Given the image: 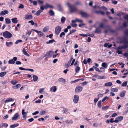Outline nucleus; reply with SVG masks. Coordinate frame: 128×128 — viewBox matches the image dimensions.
I'll use <instances>...</instances> for the list:
<instances>
[{"instance_id":"f257e3e1","label":"nucleus","mask_w":128,"mask_h":128,"mask_svg":"<svg viewBox=\"0 0 128 128\" xmlns=\"http://www.w3.org/2000/svg\"><path fill=\"white\" fill-rule=\"evenodd\" d=\"M67 5L69 8V10L71 13L76 12L77 10V8L74 6L71 5L69 2H67L66 4Z\"/></svg>"},{"instance_id":"f03ea898","label":"nucleus","mask_w":128,"mask_h":128,"mask_svg":"<svg viewBox=\"0 0 128 128\" xmlns=\"http://www.w3.org/2000/svg\"><path fill=\"white\" fill-rule=\"evenodd\" d=\"M3 36L6 38H9L12 36V34L8 31H6L3 33Z\"/></svg>"},{"instance_id":"7ed1b4c3","label":"nucleus","mask_w":128,"mask_h":128,"mask_svg":"<svg viewBox=\"0 0 128 128\" xmlns=\"http://www.w3.org/2000/svg\"><path fill=\"white\" fill-rule=\"evenodd\" d=\"M61 27L60 26H56L55 28V34L56 35H58L62 30Z\"/></svg>"},{"instance_id":"20e7f679","label":"nucleus","mask_w":128,"mask_h":128,"mask_svg":"<svg viewBox=\"0 0 128 128\" xmlns=\"http://www.w3.org/2000/svg\"><path fill=\"white\" fill-rule=\"evenodd\" d=\"M82 89L83 88L81 86H78L74 90V92L75 93L79 92L82 91Z\"/></svg>"},{"instance_id":"39448f33","label":"nucleus","mask_w":128,"mask_h":128,"mask_svg":"<svg viewBox=\"0 0 128 128\" xmlns=\"http://www.w3.org/2000/svg\"><path fill=\"white\" fill-rule=\"evenodd\" d=\"M80 14L81 16L83 18H88V15L86 12L81 11Z\"/></svg>"},{"instance_id":"423d86ee","label":"nucleus","mask_w":128,"mask_h":128,"mask_svg":"<svg viewBox=\"0 0 128 128\" xmlns=\"http://www.w3.org/2000/svg\"><path fill=\"white\" fill-rule=\"evenodd\" d=\"M54 54L53 51H50L47 52L46 54L44 56V57L47 56V58H50L52 56V55Z\"/></svg>"},{"instance_id":"0eeeda50","label":"nucleus","mask_w":128,"mask_h":128,"mask_svg":"<svg viewBox=\"0 0 128 128\" xmlns=\"http://www.w3.org/2000/svg\"><path fill=\"white\" fill-rule=\"evenodd\" d=\"M79 100V97L78 95H75L73 100L74 103L75 104H76L78 102Z\"/></svg>"},{"instance_id":"6e6552de","label":"nucleus","mask_w":128,"mask_h":128,"mask_svg":"<svg viewBox=\"0 0 128 128\" xmlns=\"http://www.w3.org/2000/svg\"><path fill=\"white\" fill-rule=\"evenodd\" d=\"M123 119V117L122 116H120L117 117L115 120H117L116 123H118L119 121H120L122 120Z\"/></svg>"},{"instance_id":"1a4fd4ad","label":"nucleus","mask_w":128,"mask_h":128,"mask_svg":"<svg viewBox=\"0 0 128 128\" xmlns=\"http://www.w3.org/2000/svg\"><path fill=\"white\" fill-rule=\"evenodd\" d=\"M19 114L18 113H16L14 114V116L12 118V120H16L18 118Z\"/></svg>"},{"instance_id":"9d476101","label":"nucleus","mask_w":128,"mask_h":128,"mask_svg":"<svg viewBox=\"0 0 128 128\" xmlns=\"http://www.w3.org/2000/svg\"><path fill=\"white\" fill-rule=\"evenodd\" d=\"M22 115L23 118H26L27 117V113L24 112V110L22 109Z\"/></svg>"},{"instance_id":"9b49d317","label":"nucleus","mask_w":128,"mask_h":128,"mask_svg":"<svg viewBox=\"0 0 128 128\" xmlns=\"http://www.w3.org/2000/svg\"><path fill=\"white\" fill-rule=\"evenodd\" d=\"M19 69L20 70H29L31 72H33L34 71V70L33 69H30V68H28V69H25L24 68H22V67H20L19 68Z\"/></svg>"},{"instance_id":"f8f14e48","label":"nucleus","mask_w":128,"mask_h":128,"mask_svg":"<svg viewBox=\"0 0 128 128\" xmlns=\"http://www.w3.org/2000/svg\"><path fill=\"white\" fill-rule=\"evenodd\" d=\"M32 18L33 16L31 15H26L25 16V18L26 20H30Z\"/></svg>"},{"instance_id":"ddd939ff","label":"nucleus","mask_w":128,"mask_h":128,"mask_svg":"<svg viewBox=\"0 0 128 128\" xmlns=\"http://www.w3.org/2000/svg\"><path fill=\"white\" fill-rule=\"evenodd\" d=\"M45 8L47 9L48 8H54L53 6L50 5L47 3L46 4V6H44Z\"/></svg>"},{"instance_id":"4468645a","label":"nucleus","mask_w":128,"mask_h":128,"mask_svg":"<svg viewBox=\"0 0 128 128\" xmlns=\"http://www.w3.org/2000/svg\"><path fill=\"white\" fill-rule=\"evenodd\" d=\"M101 30L100 28H96V30H95L94 32L95 33L99 34L101 32Z\"/></svg>"},{"instance_id":"2eb2a0df","label":"nucleus","mask_w":128,"mask_h":128,"mask_svg":"<svg viewBox=\"0 0 128 128\" xmlns=\"http://www.w3.org/2000/svg\"><path fill=\"white\" fill-rule=\"evenodd\" d=\"M8 10H4L2 11L0 14V16L5 15L8 13Z\"/></svg>"},{"instance_id":"dca6fc26","label":"nucleus","mask_w":128,"mask_h":128,"mask_svg":"<svg viewBox=\"0 0 128 128\" xmlns=\"http://www.w3.org/2000/svg\"><path fill=\"white\" fill-rule=\"evenodd\" d=\"M49 13L50 16H54V12L52 10H50L49 12Z\"/></svg>"},{"instance_id":"f3484780","label":"nucleus","mask_w":128,"mask_h":128,"mask_svg":"<svg viewBox=\"0 0 128 128\" xmlns=\"http://www.w3.org/2000/svg\"><path fill=\"white\" fill-rule=\"evenodd\" d=\"M14 100V99L13 98H8L7 100H6L4 101V103H6L8 102H13Z\"/></svg>"},{"instance_id":"a211bd4d","label":"nucleus","mask_w":128,"mask_h":128,"mask_svg":"<svg viewBox=\"0 0 128 128\" xmlns=\"http://www.w3.org/2000/svg\"><path fill=\"white\" fill-rule=\"evenodd\" d=\"M57 90L56 87V86H54L50 88V90L54 92H55Z\"/></svg>"},{"instance_id":"6ab92c4d","label":"nucleus","mask_w":128,"mask_h":128,"mask_svg":"<svg viewBox=\"0 0 128 128\" xmlns=\"http://www.w3.org/2000/svg\"><path fill=\"white\" fill-rule=\"evenodd\" d=\"M17 18H15L12 19V22L14 23H16L18 22V20H17Z\"/></svg>"},{"instance_id":"aec40b11","label":"nucleus","mask_w":128,"mask_h":128,"mask_svg":"<svg viewBox=\"0 0 128 128\" xmlns=\"http://www.w3.org/2000/svg\"><path fill=\"white\" fill-rule=\"evenodd\" d=\"M112 84L111 82H108L105 84L104 85L106 86H110L112 85Z\"/></svg>"},{"instance_id":"412c9836","label":"nucleus","mask_w":128,"mask_h":128,"mask_svg":"<svg viewBox=\"0 0 128 128\" xmlns=\"http://www.w3.org/2000/svg\"><path fill=\"white\" fill-rule=\"evenodd\" d=\"M13 44V42H6V45L8 47H10Z\"/></svg>"},{"instance_id":"4be33fe9","label":"nucleus","mask_w":128,"mask_h":128,"mask_svg":"<svg viewBox=\"0 0 128 128\" xmlns=\"http://www.w3.org/2000/svg\"><path fill=\"white\" fill-rule=\"evenodd\" d=\"M102 66L104 68H106L108 66V64L106 63L103 62L102 64Z\"/></svg>"},{"instance_id":"5701e85b","label":"nucleus","mask_w":128,"mask_h":128,"mask_svg":"<svg viewBox=\"0 0 128 128\" xmlns=\"http://www.w3.org/2000/svg\"><path fill=\"white\" fill-rule=\"evenodd\" d=\"M43 11L40 10H38L36 13V15L37 16H39L40 14V13L42 12Z\"/></svg>"},{"instance_id":"b1692460","label":"nucleus","mask_w":128,"mask_h":128,"mask_svg":"<svg viewBox=\"0 0 128 128\" xmlns=\"http://www.w3.org/2000/svg\"><path fill=\"white\" fill-rule=\"evenodd\" d=\"M5 20L6 24H9L11 22L10 20L8 18H5Z\"/></svg>"},{"instance_id":"393cba45","label":"nucleus","mask_w":128,"mask_h":128,"mask_svg":"<svg viewBox=\"0 0 128 128\" xmlns=\"http://www.w3.org/2000/svg\"><path fill=\"white\" fill-rule=\"evenodd\" d=\"M57 7L58 8V10L60 11H62V10L63 9L61 5L59 4L57 5Z\"/></svg>"},{"instance_id":"a878e982","label":"nucleus","mask_w":128,"mask_h":128,"mask_svg":"<svg viewBox=\"0 0 128 128\" xmlns=\"http://www.w3.org/2000/svg\"><path fill=\"white\" fill-rule=\"evenodd\" d=\"M22 51L23 52L24 54L25 55L27 56H29V55L27 53L26 51L25 50V48H24L23 49Z\"/></svg>"},{"instance_id":"bb28decb","label":"nucleus","mask_w":128,"mask_h":128,"mask_svg":"<svg viewBox=\"0 0 128 128\" xmlns=\"http://www.w3.org/2000/svg\"><path fill=\"white\" fill-rule=\"evenodd\" d=\"M33 80L34 82H36L38 80V78L37 76L34 75L33 76Z\"/></svg>"},{"instance_id":"cd10ccee","label":"nucleus","mask_w":128,"mask_h":128,"mask_svg":"<svg viewBox=\"0 0 128 128\" xmlns=\"http://www.w3.org/2000/svg\"><path fill=\"white\" fill-rule=\"evenodd\" d=\"M109 31L111 32L112 33H114L116 35H117L118 34L116 30H113L111 29H110L109 30Z\"/></svg>"},{"instance_id":"c85d7f7f","label":"nucleus","mask_w":128,"mask_h":128,"mask_svg":"<svg viewBox=\"0 0 128 128\" xmlns=\"http://www.w3.org/2000/svg\"><path fill=\"white\" fill-rule=\"evenodd\" d=\"M125 91H123L120 93V96L121 97H124L125 95Z\"/></svg>"},{"instance_id":"c756f323","label":"nucleus","mask_w":128,"mask_h":128,"mask_svg":"<svg viewBox=\"0 0 128 128\" xmlns=\"http://www.w3.org/2000/svg\"><path fill=\"white\" fill-rule=\"evenodd\" d=\"M58 81L60 82L64 83L66 82V80L62 78H60L58 79Z\"/></svg>"},{"instance_id":"7c9ffc66","label":"nucleus","mask_w":128,"mask_h":128,"mask_svg":"<svg viewBox=\"0 0 128 128\" xmlns=\"http://www.w3.org/2000/svg\"><path fill=\"white\" fill-rule=\"evenodd\" d=\"M54 42H55V40L54 39L51 40H50L48 41L47 42H46V44H50Z\"/></svg>"},{"instance_id":"2f4dec72","label":"nucleus","mask_w":128,"mask_h":128,"mask_svg":"<svg viewBox=\"0 0 128 128\" xmlns=\"http://www.w3.org/2000/svg\"><path fill=\"white\" fill-rule=\"evenodd\" d=\"M66 20L65 17L64 16L62 17L61 19V20L62 23H64Z\"/></svg>"},{"instance_id":"473e14b6","label":"nucleus","mask_w":128,"mask_h":128,"mask_svg":"<svg viewBox=\"0 0 128 128\" xmlns=\"http://www.w3.org/2000/svg\"><path fill=\"white\" fill-rule=\"evenodd\" d=\"M6 72H4L0 73V76L2 77L4 76L6 74Z\"/></svg>"},{"instance_id":"72a5a7b5","label":"nucleus","mask_w":128,"mask_h":128,"mask_svg":"<svg viewBox=\"0 0 128 128\" xmlns=\"http://www.w3.org/2000/svg\"><path fill=\"white\" fill-rule=\"evenodd\" d=\"M18 82V81L16 80H14V81L13 80H12L11 81L10 83L13 85H15L16 83Z\"/></svg>"},{"instance_id":"f704fd0d","label":"nucleus","mask_w":128,"mask_h":128,"mask_svg":"<svg viewBox=\"0 0 128 128\" xmlns=\"http://www.w3.org/2000/svg\"><path fill=\"white\" fill-rule=\"evenodd\" d=\"M19 126V124H14L12 125H11L10 126V128H14L17 126Z\"/></svg>"},{"instance_id":"c9c22d12","label":"nucleus","mask_w":128,"mask_h":128,"mask_svg":"<svg viewBox=\"0 0 128 128\" xmlns=\"http://www.w3.org/2000/svg\"><path fill=\"white\" fill-rule=\"evenodd\" d=\"M124 45L122 46L124 49H125L128 48V44L125 43H123Z\"/></svg>"},{"instance_id":"e433bc0d","label":"nucleus","mask_w":128,"mask_h":128,"mask_svg":"<svg viewBox=\"0 0 128 128\" xmlns=\"http://www.w3.org/2000/svg\"><path fill=\"white\" fill-rule=\"evenodd\" d=\"M8 62L9 64H14L15 63V62L13 59H11L8 61Z\"/></svg>"},{"instance_id":"4c0bfd02","label":"nucleus","mask_w":128,"mask_h":128,"mask_svg":"<svg viewBox=\"0 0 128 128\" xmlns=\"http://www.w3.org/2000/svg\"><path fill=\"white\" fill-rule=\"evenodd\" d=\"M127 40V38L126 37L124 36L123 37V39L122 41V43H124Z\"/></svg>"},{"instance_id":"58836bf2","label":"nucleus","mask_w":128,"mask_h":128,"mask_svg":"<svg viewBox=\"0 0 128 128\" xmlns=\"http://www.w3.org/2000/svg\"><path fill=\"white\" fill-rule=\"evenodd\" d=\"M49 29L47 27H45L43 29V32H46Z\"/></svg>"},{"instance_id":"ea45409f","label":"nucleus","mask_w":128,"mask_h":128,"mask_svg":"<svg viewBox=\"0 0 128 128\" xmlns=\"http://www.w3.org/2000/svg\"><path fill=\"white\" fill-rule=\"evenodd\" d=\"M80 70V68L78 66H76L75 68V71L76 73L78 72Z\"/></svg>"},{"instance_id":"a19ab883","label":"nucleus","mask_w":128,"mask_h":128,"mask_svg":"<svg viewBox=\"0 0 128 128\" xmlns=\"http://www.w3.org/2000/svg\"><path fill=\"white\" fill-rule=\"evenodd\" d=\"M92 68H94V69L96 71L98 72H102L100 70L99 68L95 66H92Z\"/></svg>"},{"instance_id":"79ce46f5","label":"nucleus","mask_w":128,"mask_h":128,"mask_svg":"<svg viewBox=\"0 0 128 128\" xmlns=\"http://www.w3.org/2000/svg\"><path fill=\"white\" fill-rule=\"evenodd\" d=\"M108 97L107 96H105L102 99V102H103L106 100H108Z\"/></svg>"},{"instance_id":"37998d69","label":"nucleus","mask_w":128,"mask_h":128,"mask_svg":"<svg viewBox=\"0 0 128 128\" xmlns=\"http://www.w3.org/2000/svg\"><path fill=\"white\" fill-rule=\"evenodd\" d=\"M101 100H100L98 101V107L100 108H101Z\"/></svg>"},{"instance_id":"c03bdc74","label":"nucleus","mask_w":128,"mask_h":128,"mask_svg":"<svg viewBox=\"0 0 128 128\" xmlns=\"http://www.w3.org/2000/svg\"><path fill=\"white\" fill-rule=\"evenodd\" d=\"M2 127H4L5 128L7 127L8 126V124L6 123H2Z\"/></svg>"},{"instance_id":"a18cd8bd","label":"nucleus","mask_w":128,"mask_h":128,"mask_svg":"<svg viewBox=\"0 0 128 128\" xmlns=\"http://www.w3.org/2000/svg\"><path fill=\"white\" fill-rule=\"evenodd\" d=\"M127 81H125L122 84V86L125 87L127 85Z\"/></svg>"},{"instance_id":"49530a36","label":"nucleus","mask_w":128,"mask_h":128,"mask_svg":"<svg viewBox=\"0 0 128 128\" xmlns=\"http://www.w3.org/2000/svg\"><path fill=\"white\" fill-rule=\"evenodd\" d=\"M76 30L75 29H73L70 31V32L68 34V35H70L71 34L75 32L76 31Z\"/></svg>"},{"instance_id":"de8ad7c7","label":"nucleus","mask_w":128,"mask_h":128,"mask_svg":"<svg viewBox=\"0 0 128 128\" xmlns=\"http://www.w3.org/2000/svg\"><path fill=\"white\" fill-rule=\"evenodd\" d=\"M111 90L114 92H117L118 91V89L116 88L111 89Z\"/></svg>"},{"instance_id":"09e8293b","label":"nucleus","mask_w":128,"mask_h":128,"mask_svg":"<svg viewBox=\"0 0 128 128\" xmlns=\"http://www.w3.org/2000/svg\"><path fill=\"white\" fill-rule=\"evenodd\" d=\"M38 34L40 37L43 36L44 35V34L42 32L39 31Z\"/></svg>"},{"instance_id":"8fccbe9b","label":"nucleus","mask_w":128,"mask_h":128,"mask_svg":"<svg viewBox=\"0 0 128 128\" xmlns=\"http://www.w3.org/2000/svg\"><path fill=\"white\" fill-rule=\"evenodd\" d=\"M65 32H62L60 33V38H62L63 36H64V37L65 36Z\"/></svg>"},{"instance_id":"3c124183","label":"nucleus","mask_w":128,"mask_h":128,"mask_svg":"<svg viewBox=\"0 0 128 128\" xmlns=\"http://www.w3.org/2000/svg\"><path fill=\"white\" fill-rule=\"evenodd\" d=\"M20 84H18L14 86V88H20Z\"/></svg>"},{"instance_id":"603ef678","label":"nucleus","mask_w":128,"mask_h":128,"mask_svg":"<svg viewBox=\"0 0 128 128\" xmlns=\"http://www.w3.org/2000/svg\"><path fill=\"white\" fill-rule=\"evenodd\" d=\"M46 114V112L44 110H42L40 112V115H43L44 114Z\"/></svg>"},{"instance_id":"864d4df0","label":"nucleus","mask_w":128,"mask_h":128,"mask_svg":"<svg viewBox=\"0 0 128 128\" xmlns=\"http://www.w3.org/2000/svg\"><path fill=\"white\" fill-rule=\"evenodd\" d=\"M66 122L67 124H72L73 123V121L72 120H67Z\"/></svg>"},{"instance_id":"5fc2aeb1","label":"nucleus","mask_w":128,"mask_h":128,"mask_svg":"<svg viewBox=\"0 0 128 128\" xmlns=\"http://www.w3.org/2000/svg\"><path fill=\"white\" fill-rule=\"evenodd\" d=\"M99 27L100 28H104V24L103 23H100L99 24Z\"/></svg>"},{"instance_id":"6e6d98bb","label":"nucleus","mask_w":128,"mask_h":128,"mask_svg":"<svg viewBox=\"0 0 128 128\" xmlns=\"http://www.w3.org/2000/svg\"><path fill=\"white\" fill-rule=\"evenodd\" d=\"M117 49L118 50H121L122 49H124V48L122 46H119L117 48Z\"/></svg>"},{"instance_id":"4d7b16f0","label":"nucleus","mask_w":128,"mask_h":128,"mask_svg":"<svg viewBox=\"0 0 128 128\" xmlns=\"http://www.w3.org/2000/svg\"><path fill=\"white\" fill-rule=\"evenodd\" d=\"M123 18L125 20H127L128 22V15L126 14L125 16H124Z\"/></svg>"},{"instance_id":"13d9d810","label":"nucleus","mask_w":128,"mask_h":128,"mask_svg":"<svg viewBox=\"0 0 128 128\" xmlns=\"http://www.w3.org/2000/svg\"><path fill=\"white\" fill-rule=\"evenodd\" d=\"M22 42V40H17L15 42L16 44H18L19 42Z\"/></svg>"},{"instance_id":"bf43d9fd","label":"nucleus","mask_w":128,"mask_h":128,"mask_svg":"<svg viewBox=\"0 0 128 128\" xmlns=\"http://www.w3.org/2000/svg\"><path fill=\"white\" fill-rule=\"evenodd\" d=\"M76 22H83V21L82 20H80L78 18L76 19Z\"/></svg>"},{"instance_id":"052dcab7","label":"nucleus","mask_w":128,"mask_h":128,"mask_svg":"<svg viewBox=\"0 0 128 128\" xmlns=\"http://www.w3.org/2000/svg\"><path fill=\"white\" fill-rule=\"evenodd\" d=\"M79 35L80 36L84 37H87L88 36L86 34H80Z\"/></svg>"},{"instance_id":"680f3d73","label":"nucleus","mask_w":128,"mask_h":128,"mask_svg":"<svg viewBox=\"0 0 128 128\" xmlns=\"http://www.w3.org/2000/svg\"><path fill=\"white\" fill-rule=\"evenodd\" d=\"M99 98L98 97V98H96L94 100V102L95 103H96L99 99Z\"/></svg>"},{"instance_id":"e2e57ef3","label":"nucleus","mask_w":128,"mask_h":128,"mask_svg":"<svg viewBox=\"0 0 128 128\" xmlns=\"http://www.w3.org/2000/svg\"><path fill=\"white\" fill-rule=\"evenodd\" d=\"M44 88H40L39 90V92L40 93H41L44 91Z\"/></svg>"},{"instance_id":"0e129e2a","label":"nucleus","mask_w":128,"mask_h":128,"mask_svg":"<svg viewBox=\"0 0 128 128\" xmlns=\"http://www.w3.org/2000/svg\"><path fill=\"white\" fill-rule=\"evenodd\" d=\"M24 8V6L23 4H20L18 7L19 8Z\"/></svg>"},{"instance_id":"69168bd1","label":"nucleus","mask_w":128,"mask_h":128,"mask_svg":"<svg viewBox=\"0 0 128 128\" xmlns=\"http://www.w3.org/2000/svg\"><path fill=\"white\" fill-rule=\"evenodd\" d=\"M116 52L118 54H122V50L120 51L118 50L116 51Z\"/></svg>"},{"instance_id":"338daca9","label":"nucleus","mask_w":128,"mask_h":128,"mask_svg":"<svg viewBox=\"0 0 128 128\" xmlns=\"http://www.w3.org/2000/svg\"><path fill=\"white\" fill-rule=\"evenodd\" d=\"M113 119L112 118H111L110 119V122L111 123H113L114 122H116L117 120H113Z\"/></svg>"},{"instance_id":"774afa93","label":"nucleus","mask_w":128,"mask_h":128,"mask_svg":"<svg viewBox=\"0 0 128 128\" xmlns=\"http://www.w3.org/2000/svg\"><path fill=\"white\" fill-rule=\"evenodd\" d=\"M108 108V106H105L102 107V108L103 110H105L107 109Z\"/></svg>"}]
</instances>
